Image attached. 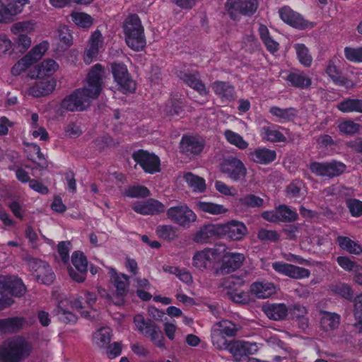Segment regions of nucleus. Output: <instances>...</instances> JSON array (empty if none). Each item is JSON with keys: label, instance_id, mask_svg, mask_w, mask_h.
<instances>
[{"label": "nucleus", "instance_id": "nucleus-14", "mask_svg": "<svg viewBox=\"0 0 362 362\" xmlns=\"http://www.w3.org/2000/svg\"><path fill=\"white\" fill-rule=\"evenodd\" d=\"M205 145L203 138L185 134L180 140V151L187 157L194 158L202 153Z\"/></svg>", "mask_w": 362, "mask_h": 362}, {"label": "nucleus", "instance_id": "nucleus-62", "mask_svg": "<svg viewBox=\"0 0 362 362\" xmlns=\"http://www.w3.org/2000/svg\"><path fill=\"white\" fill-rule=\"evenodd\" d=\"M257 238L263 241L276 242L279 240V235L276 230L261 228L257 233Z\"/></svg>", "mask_w": 362, "mask_h": 362}, {"label": "nucleus", "instance_id": "nucleus-49", "mask_svg": "<svg viewBox=\"0 0 362 362\" xmlns=\"http://www.w3.org/2000/svg\"><path fill=\"white\" fill-rule=\"evenodd\" d=\"M276 210L280 222L292 223L298 219L299 216L296 211L291 209L286 204H279L276 206Z\"/></svg>", "mask_w": 362, "mask_h": 362}, {"label": "nucleus", "instance_id": "nucleus-40", "mask_svg": "<svg viewBox=\"0 0 362 362\" xmlns=\"http://www.w3.org/2000/svg\"><path fill=\"white\" fill-rule=\"evenodd\" d=\"M288 309V314L291 318L298 321L300 328L305 329L308 327V320L305 317L307 309L300 304L291 305Z\"/></svg>", "mask_w": 362, "mask_h": 362}, {"label": "nucleus", "instance_id": "nucleus-52", "mask_svg": "<svg viewBox=\"0 0 362 362\" xmlns=\"http://www.w3.org/2000/svg\"><path fill=\"white\" fill-rule=\"evenodd\" d=\"M238 204L244 208H259L264 204V200L255 194H247L238 199Z\"/></svg>", "mask_w": 362, "mask_h": 362}, {"label": "nucleus", "instance_id": "nucleus-9", "mask_svg": "<svg viewBox=\"0 0 362 362\" xmlns=\"http://www.w3.org/2000/svg\"><path fill=\"white\" fill-rule=\"evenodd\" d=\"M259 7L257 0H227L226 8L233 20H238L240 15L250 16Z\"/></svg>", "mask_w": 362, "mask_h": 362}, {"label": "nucleus", "instance_id": "nucleus-53", "mask_svg": "<svg viewBox=\"0 0 362 362\" xmlns=\"http://www.w3.org/2000/svg\"><path fill=\"white\" fill-rule=\"evenodd\" d=\"M150 194V190L142 185H132L124 191V195L130 198H146L149 197Z\"/></svg>", "mask_w": 362, "mask_h": 362}, {"label": "nucleus", "instance_id": "nucleus-32", "mask_svg": "<svg viewBox=\"0 0 362 362\" xmlns=\"http://www.w3.org/2000/svg\"><path fill=\"white\" fill-rule=\"evenodd\" d=\"M229 351L235 357L248 356L255 354L257 351V346L256 343L235 341L230 345Z\"/></svg>", "mask_w": 362, "mask_h": 362}, {"label": "nucleus", "instance_id": "nucleus-64", "mask_svg": "<svg viewBox=\"0 0 362 362\" xmlns=\"http://www.w3.org/2000/svg\"><path fill=\"white\" fill-rule=\"evenodd\" d=\"M221 335L234 337L237 333L235 325L230 321H223L221 322Z\"/></svg>", "mask_w": 362, "mask_h": 362}, {"label": "nucleus", "instance_id": "nucleus-23", "mask_svg": "<svg viewBox=\"0 0 362 362\" xmlns=\"http://www.w3.org/2000/svg\"><path fill=\"white\" fill-rule=\"evenodd\" d=\"M279 13L281 19L293 28L305 29L314 26L313 23L306 21L299 13L293 11L288 7L281 8Z\"/></svg>", "mask_w": 362, "mask_h": 362}, {"label": "nucleus", "instance_id": "nucleus-45", "mask_svg": "<svg viewBox=\"0 0 362 362\" xmlns=\"http://www.w3.org/2000/svg\"><path fill=\"white\" fill-rule=\"evenodd\" d=\"M184 180L187 185L196 192H204L206 190V185L205 180L198 175L188 172L184 175Z\"/></svg>", "mask_w": 362, "mask_h": 362}, {"label": "nucleus", "instance_id": "nucleus-41", "mask_svg": "<svg viewBox=\"0 0 362 362\" xmlns=\"http://www.w3.org/2000/svg\"><path fill=\"white\" fill-rule=\"evenodd\" d=\"M341 317L335 313L324 312L321 320L320 327L324 331L334 330L338 327Z\"/></svg>", "mask_w": 362, "mask_h": 362}, {"label": "nucleus", "instance_id": "nucleus-28", "mask_svg": "<svg viewBox=\"0 0 362 362\" xmlns=\"http://www.w3.org/2000/svg\"><path fill=\"white\" fill-rule=\"evenodd\" d=\"M112 71L115 81L124 93L135 91L136 83L129 74L128 69H112Z\"/></svg>", "mask_w": 362, "mask_h": 362}, {"label": "nucleus", "instance_id": "nucleus-24", "mask_svg": "<svg viewBox=\"0 0 362 362\" xmlns=\"http://www.w3.org/2000/svg\"><path fill=\"white\" fill-rule=\"evenodd\" d=\"M132 209L141 215H157L165 211V205L160 201L150 199L146 202H137L132 206Z\"/></svg>", "mask_w": 362, "mask_h": 362}, {"label": "nucleus", "instance_id": "nucleus-38", "mask_svg": "<svg viewBox=\"0 0 362 362\" xmlns=\"http://www.w3.org/2000/svg\"><path fill=\"white\" fill-rule=\"evenodd\" d=\"M269 113L279 119V122L284 123L293 121L298 114L294 107L281 108L278 106H272L269 108Z\"/></svg>", "mask_w": 362, "mask_h": 362}, {"label": "nucleus", "instance_id": "nucleus-39", "mask_svg": "<svg viewBox=\"0 0 362 362\" xmlns=\"http://www.w3.org/2000/svg\"><path fill=\"white\" fill-rule=\"evenodd\" d=\"M303 182L300 180H294L290 182L286 187V197L288 199H293L294 202L300 203L305 197V194L302 192Z\"/></svg>", "mask_w": 362, "mask_h": 362}, {"label": "nucleus", "instance_id": "nucleus-16", "mask_svg": "<svg viewBox=\"0 0 362 362\" xmlns=\"http://www.w3.org/2000/svg\"><path fill=\"white\" fill-rule=\"evenodd\" d=\"M81 90L76 88L66 95L61 102V107L70 112L85 110L90 105V101Z\"/></svg>", "mask_w": 362, "mask_h": 362}, {"label": "nucleus", "instance_id": "nucleus-42", "mask_svg": "<svg viewBox=\"0 0 362 362\" xmlns=\"http://www.w3.org/2000/svg\"><path fill=\"white\" fill-rule=\"evenodd\" d=\"M197 208L202 212L211 215H222L228 211L222 204L204 201H199L197 203Z\"/></svg>", "mask_w": 362, "mask_h": 362}, {"label": "nucleus", "instance_id": "nucleus-34", "mask_svg": "<svg viewBox=\"0 0 362 362\" xmlns=\"http://www.w3.org/2000/svg\"><path fill=\"white\" fill-rule=\"evenodd\" d=\"M33 264L37 267V269H35L37 281L47 285L52 284L55 278V275L52 272L49 265L45 262L37 259L33 261Z\"/></svg>", "mask_w": 362, "mask_h": 362}, {"label": "nucleus", "instance_id": "nucleus-8", "mask_svg": "<svg viewBox=\"0 0 362 362\" xmlns=\"http://www.w3.org/2000/svg\"><path fill=\"white\" fill-rule=\"evenodd\" d=\"M166 216L173 223L182 228H189L197 218L196 214L185 204L170 207L166 211Z\"/></svg>", "mask_w": 362, "mask_h": 362}, {"label": "nucleus", "instance_id": "nucleus-35", "mask_svg": "<svg viewBox=\"0 0 362 362\" xmlns=\"http://www.w3.org/2000/svg\"><path fill=\"white\" fill-rule=\"evenodd\" d=\"M112 332L109 327H102L93 334V343L100 349L107 347L112 340Z\"/></svg>", "mask_w": 362, "mask_h": 362}, {"label": "nucleus", "instance_id": "nucleus-36", "mask_svg": "<svg viewBox=\"0 0 362 362\" xmlns=\"http://www.w3.org/2000/svg\"><path fill=\"white\" fill-rule=\"evenodd\" d=\"M267 316L274 320H281L288 315V307L284 303H271L264 307Z\"/></svg>", "mask_w": 362, "mask_h": 362}, {"label": "nucleus", "instance_id": "nucleus-33", "mask_svg": "<svg viewBox=\"0 0 362 362\" xmlns=\"http://www.w3.org/2000/svg\"><path fill=\"white\" fill-rule=\"evenodd\" d=\"M250 291L257 298H267L276 293L274 284L267 281H255L250 286Z\"/></svg>", "mask_w": 362, "mask_h": 362}, {"label": "nucleus", "instance_id": "nucleus-57", "mask_svg": "<svg viewBox=\"0 0 362 362\" xmlns=\"http://www.w3.org/2000/svg\"><path fill=\"white\" fill-rule=\"evenodd\" d=\"M76 25L81 28H89L93 24L92 17L85 13L74 12L71 15Z\"/></svg>", "mask_w": 362, "mask_h": 362}, {"label": "nucleus", "instance_id": "nucleus-10", "mask_svg": "<svg viewBox=\"0 0 362 362\" xmlns=\"http://www.w3.org/2000/svg\"><path fill=\"white\" fill-rule=\"evenodd\" d=\"M222 173L233 182L243 180L247 175V168L243 162L236 157L225 158L220 165Z\"/></svg>", "mask_w": 362, "mask_h": 362}, {"label": "nucleus", "instance_id": "nucleus-6", "mask_svg": "<svg viewBox=\"0 0 362 362\" xmlns=\"http://www.w3.org/2000/svg\"><path fill=\"white\" fill-rule=\"evenodd\" d=\"M132 158L146 174L153 175L161 170L160 159L154 153H150L144 149H139L132 153Z\"/></svg>", "mask_w": 362, "mask_h": 362}, {"label": "nucleus", "instance_id": "nucleus-21", "mask_svg": "<svg viewBox=\"0 0 362 362\" xmlns=\"http://www.w3.org/2000/svg\"><path fill=\"white\" fill-rule=\"evenodd\" d=\"M48 43L43 42L33 47L23 58L18 61L13 68H29L35 64L48 49Z\"/></svg>", "mask_w": 362, "mask_h": 362}, {"label": "nucleus", "instance_id": "nucleus-3", "mask_svg": "<svg viewBox=\"0 0 362 362\" xmlns=\"http://www.w3.org/2000/svg\"><path fill=\"white\" fill-rule=\"evenodd\" d=\"M134 322L138 331L146 337L149 338L156 346L161 349H165L164 337L161 334V331L152 320H146L143 315H136L134 317Z\"/></svg>", "mask_w": 362, "mask_h": 362}, {"label": "nucleus", "instance_id": "nucleus-5", "mask_svg": "<svg viewBox=\"0 0 362 362\" xmlns=\"http://www.w3.org/2000/svg\"><path fill=\"white\" fill-rule=\"evenodd\" d=\"M309 169L316 176L334 178L342 175L346 170V165L339 160H331L326 162H311Z\"/></svg>", "mask_w": 362, "mask_h": 362}, {"label": "nucleus", "instance_id": "nucleus-54", "mask_svg": "<svg viewBox=\"0 0 362 362\" xmlns=\"http://www.w3.org/2000/svg\"><path fill=\"white\" fill-rule=\"evenodd\" d=\"M327 74L331 77L334 84L346 88H351L354 85L353 81L342 76L339 69H325Z\"/></svg>", "mask_w": 362, "mask_h": 362}, {"label": "nucleus", "instance_id": "nucleus-63", "mask_svg": "<svg viewBox=\"0 0 362 362\" xmlns=\"http://www.w3.org/2000/svg\"><path fill=\"white\" fill-rule=\"evenodd\" d=\"M70 245L69 241H61L57 245V252L64 264H67L69 261Z\"/></svg>", "mask_w": 362, "mask_h": 362}, {"label": "nucleus", "instance_id": "nucleus-12", "mask_svg": "<svg viewBox=\"0 0 362 362\" xmlns=\"http://www.w3.org/2000/svg\"><path fill=\"white\" fill-rule=\"evenodd\" d=\"M103 69H90L86 76V85L81 89L83 93L90 101L97 99L103 90V81L101 75Z\"/></svg>", "mask_w": 362, "mask_h": 362}, {"label": "nucleus", "instance_id": "nucleus-22", "mask_svg": "<svg viewBox=\"0 0 362 362\" xmlns=\"http://www.w3.org/2000/svg\"><path fill=\"white\" fill-rule=\"evenodd\" d=\"M247 231V227L240 221L232 220L227 223L221 224V238L224 237L231 240H241Z\"/></svg>", "mask_w": 362, "mask_h": 362}, {"label": "nucleus", "instance_id": "nucleus-4", "mask_svg": "<svg viewBox=\"0 0 362 362\" xmlns=\"http://www.w3.org/2000/svg\"><path fill=\"white\" fill-rule=\"evenodd\" d=\"M331 291L342 298L354 301V317L356 319L355 326L358 332H362V294L357 295L354 298V293L351 286L346 284L339 282L331 286Z\"/></svg>", "mask_w": 362, "mask_h": 362}, {"label": "nucleus", "instance_id": "nucleus-20", "mask_svg": "<svg viewBox=\"0 0 362 362\" xmlns=\"http://www.w3.org/2000/svg\"><path fill=\"white\" fill-rule=\"evenodd\" d=\"M272 268L276 272L293 279H301L308 278L310 276L309 269L283 262H274Z\"/></svg>", "mask_w": 362, "mask_h": 362}, {"label": "nucleus", "instance_id": "nucleus-27", "mask_svg": "<svg viewBox=\"0 0 362 362\" xmlns=\"http://www.w3.org/2000/svg\"><path fill=\"white\" fill-rule=\"evenodd\" d=\"M54 312L58 320L65 324H74L76 322L77 316L73 313V305L66 298L58 302Z\"/></svg>", "mask_w": 362, "mask_h": 362}, {"label": "nucleus", "instance_id": "nucleus-59", "mask_svg": "<svg viewBox=\"0 0 362 362\" xmlns=\"http://www.w3.org/2000/svg\"><path fill=\"white\" fill-rule=\"evenodd\" d=\"M264 139L271 142H284L286 136L278 129L272 127H264Z\"/></svg>", "mask_w": 362, "mask_h": 362}, {"label": "nucleus", "instance_id": "nucleus-46", "mask_svg": "<svg viewBox=\"0 0 362 362\" xmlns=\"http://www.w3.org/2000/svg\"><path fill=\"white\" fill-rule=\"evenodd\" d=\"M258 31L260 38L266 46L267 50L272 53L276 52L279 49V43L271 37L267 26L260 24Z\"/></svg>", "mask_w": 362, "mask_h": 362}, {"label": "nucleus", "instance_id": "nucleus-2", "mask_svg": "<svg viewBox=\"0 0 362 362\" xmlns=\"http://www.w3.org/2000/svg\"><path fill=\"white\" fill-rule=\"evenodd\" d=\"M57 69H30L28 76L36 82L30 88L29 93L34 97L40 98L50 94L57 86L56 80L52 76Z\"/></svg>", "mask_w": 362, "mask_h": 362}, {"label": "nucleus", "instance_id": "nucleus-31", "mask_svg": "<svg viewBox=\"0 0 362 362\" xmlns=\"http://www.w3.org/2000/svg\"><path fill=\"white\" fill-rule=\"evenodd\" d=\"M110 281L115 288V293L117 297H124L127 293L129 286V277L126 274H118L115 269H109Z\"/></svg>", "mask_w": 362, "mask_h": 362}, {"label": "nucleus", "instance_id": "nucleus-29", "mask_svg": "<svg viewBox=\"0 0 362 362\" xmlns=\"http://www.w3.org/2000/svg\"><path fill=\"white\" fill-rule=\"evenodd\" d=\"M179 76L185 84L197 91L201 96H206L209 94V90L200 79L198 73L191 74L181 71Z\"/></svg>", "mask_w": 362, "mask_h": 362}, {"label": "nucleus", "instance_id": "nucleus-58", "mask_svg": "<svg viewBox=\"0 0 362 362\" xmlns=\"http://www.w3.org/2000/svg\"><path fill=\"white\" fill-rule=\"evenodd\" d=\"M35 30V23L32 21H22L14 23L11 30L14 35L31 33Z\"/></svg>", "mask_w": 362, "mask_h": 362}, {"label": "nucleus", "instance_id": "nucleus-17", "mask_svg": "<svg viewBox=\"0 0 362 362\" xmlns=\"http://www.w3.org/2000/svg\"><path fill=\"white\" fill-rule=\"evenodd\" d=\"M104 38L98 30H95L88 39L84 51L83 60L86 64H90L95 59L100 52L104 50Z\"/></svg>", "mask_w": 362, "mask_h": 362}, {"label": "nucleus", "instance_id": "nucleus-51", "mask_svg": "<svg viewBox=\"0 0 362 362\" xmlns=\"http://www.w3.org/2000/svg\"><path fill=\"white\" fill-rule=\"evenodd\" d=\"M184 103L181 98H170L165 105V112L170 116H180L184 112Z\"/></svg>", "mask_w": 362, "mask_h": 362}, {"label": "nucleus", "instance_id": "nucleus-56", "mask_svg": "<svg viewBox=\"0 0 362 362\" xmlns=\"http://www.w3.org/2000/svg\"><path fill=\"white\" fill-rule=\"evenodd\" d=\"M294 47L301 64L305 66H310L313 59L311 55L309 54L308 48L303 44H296Z\"/></svg>", "mask_w": 362, "mask_h": 362}, {"label": "nucleus", "instance_id": "nucleus-37", "mask_svg": "<svg viewBox=\"0 0 362 362\" xmlns=\"http://www.w3.org/2000/svg\"><path fill=\"white\" fill-rule=\"evenodd\" d=\"M251 159L257 163L267 165L272 163L276 158V153L274 150L266 148H257L250 153Z\"/></svg>", "mask_w": 362, "mask_h": 362}, {"label": "nucleus", "instance_id": "nucleus-60", "mask_svg": "<svg viewBox=\"0 0 362 362\" xmlns=\"http://www.w3.org/2000/svg\"><path fill=\"white\" fill-rule=\"evenodd\" d=\"M346 205L352 216L359 217L362 215V202L350 198L346 199Z\"/></svg>", "mask_w": 362, "mask_h": 362}, {"label": "nucleus", "instance_id": "nucleus-18", "mask_svg": "<svg viewBox=\"0 0 362 362\" xmlns=\"http://www.w3.org/2000/svg\"><path fill=\"white\" fill-rule=\"evenodd\" d=\"M245 256L239 252H226L221 258V264L216 271V274H229L238 269L245 261Z\"/></svg>", "mask_w": 362, "mask_h": 362}, {"label": "nucleus", "instance_id": "nucleus-15", "mask_svg": "<svg viewBox=\"0 0 362 362\" xmlns=\"http://www.w3.org/2000/svg\"><path fill=\"white\" fill-rule=\"evenodd\" d=\"M221 252L218 248H206L195 252L192 258V264L197 269L204 271L211 268L221 257Z\"/></svg>", "mask_w": 362, "mask_h": 362}, {"label": "nucleus", "instance_id": "nucleus-61", "mask_svg": "<svg viewBox=\"0 0 362 362\" xmlns=\"http://www.w3.org/2000/svg\"><path fill=\"white\" fill-rule=\"evenodd\" d=\"M346 58L353 62H359L362 61V48H353L346 47L344 49Z\"/></svg>", "mask_w": 362, "mask_h": 362}, {"label": "nucleus", "instance_id": "nucleus-48", "mask_svg": "<svg viewBox=\"0 0 362 362\" xmlns=\"http://www.w3.org/2000/svg\"><path fill=\"white\" fill-rule=\"evenodd\" d=\"M177 228L172 225H159L156 228L157 236L167 242H171L177 237Z\"/></svg>", "mask_w": 362, "mask_h": 362}, {"label": "nucleus", "instance_id": "nucleus-19", "mask_svg": "<svg viewBox=\"0 0 362 362\" xmlns=\"http://www.w3.org/2000/svg\"><path fill=\"white\" fill-rule=\"evenodd\" d=\"M28 0H0V22L7 23L23 11Z\"/></svg>", "mask_w": 362, "mask_h": 362}, {"label": "nucleus", "instance_id": "nucleus-30", "mask_svg": "<svg viewBox=\"0 0 362 362\" xmlns=\"http://www.w3.org/2000/svg\"><path fill=\"white\" fill-rule=\"evenodd\" d=\"M26 320L23 317L0 319V334H15L23 329Z\"/></svg>", "mask_w": 362, "mask_h": 362}, {"label": "nucleus", "instance_id": "nucleus-43", "mask_svg": "<svg viewBox=\"0 0 362 362\" xmlns=\"http://www.w3.org/2000/svg\"><path fill=\"white\" fill-rule=\"evenodd\" d=\"M339 247L350 254H359L362 252V247L346 236L339 235L336 239Z\"/></svg>", "mask_w": 362, "mask_h": 362}, {"label": "nucleus", "instance_id": "nucleus-25", "mask_svg": "<svg viewBox=\"0 0 362 362\" xmlns=\"http://www.w3.org/2000/svg\"><path fill=\"white\" fill-rule=\"evenodd\" d=\"M221 238V224L208 223L202 226L194 234L193 240L197 243H206L211 239Z\"/></svg>", "mask_w": 362, "mask_h": 362}, {"label": "nucleus", "instance_id": "nucleus-7", "mask_svg": "<svg viewBox=\"0 0 362 362\" xmlns=\"http://www.w3.org/2000/svg\"><path fill=\"white\" fill-rule=\"evenodd\" d=\"M27 344L21 339H11L0 346L1 362H20L27 350Z\"/></svg>", "mask_w": 362, "mask_h": 362}, {"label": "nucleus", "instance_id": "nucleus-44", "mask_svg": "<svg viewBox=\"0 0 362 362\" xmlns=\"http://www.w3.org/2000/svg\"><path fill=\"white\" fill-rule=\"evenodd\" d=\"M286 80L289 83V85L295 88L300 89H305L310 86L312 83L311 79L302 74L291 72L286 77Z\"/></svg>", "mask_w": 362, "mask_h": 362}, {"label": "nucleus", "instance_id": "nucleus-11", "mask_svg": "<svg viewBox=\"0 0 362 362\" xmlns=\"http://www.w3.org/2000/svg\"><path fill=\"white\" fill-rule=\"evenodd\" d=\"M26 292L23 280L15 275L0 276V294L21 298Z\"/></svg>", "mask_w": 362, "mask_h": 362}, {"label": "nucleus", "instance_id": "nucleus-47", "mask_svg": "<svg viewBox=\"0 0 362 362\" xmlns=\"http://www.w3.org/2000/svg\"><path fill=\"white\" fill-rule=\"evenodd\" d=\"M337 108L342 112H362V100L347 98L339 103Z\"/></svg>", "mask_w": 362, "mask_h": 362}, {"label": "nucleus", "instance_id": "nucleus-50", "mask_svg": "<svg viewBox=\"0 0 362 362\" xmlns=\"http://www.w3.org/2000/svg\"><path fill=\"white\" fill-rule=\"evenodd\" d=\"M224 136L229 144L236 146L240 150H245L249 146L248 142L246 141L241 135L230 129H227L224 132Z\"/></svg>", "mask_w": 362, "mask_h": 362}, {"label": "nucleus", "instance_id": "nucleus-55", "mask_svg": "<svg viewBox=\"0 0 362 362\" xmlns=\"http://www.w3.org/2000/svg\"><path fill=\"white\" fill-rule=\"evenodd\" d=\"M361 125L351 119L344 120L338 124V129L341 134L351 136L360 130Z\"/></svg>", "mask_w": 362, "mask_h": 362}, {"label": "nucleus", "instance_id": "nucleus-1", "mask_svg": "<svg viewBox=\"0 0 362 362\" xmlns=\"http://www.w3.org/2000/svg\"><path fill=\"white\" fill-rule=\"evenodd\" d=\"M125 41L129 47L134 51L142 50L146 44L144 30L136 14L129 16L123 25Z\"/></svg>", "mask_w": 362, "mask_h": 362}, {"label": "nucleus", "instance_id": "nucleus-26", "mask_svg": "<svg viewBox=\"0 0 362 362\" xmlns=\"http://www.w3.org/2000/svg\"><path fill=\"white\" fill-rule=\"evenodd\" d=\"M211 87L215 95L222 103H230L236 98L234 86L228 81H215Z\"/></svg>", "mask_w": 362, "mask_h": 362}, {"label": "nucleus", "instance_id": "nucleus-13", "mask_svg": "<svg viewBox=\"0 0 362 362\" xmlns=\"http://www.w3.org/2000/svg\"><path fill=\"white\" fill-rule=\"evenodd\" d=\"M71 262L74 268H68L70 278L77 283L83 282L86 278L88 266L86 256L81 251H74L71 255Z\"/></svg>", "mask_w": 362, "mask_h": 362}]
</instances>
